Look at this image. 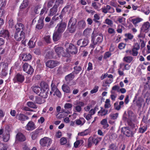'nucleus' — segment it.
<instances>
[{"mask_svg":"<svg viewBox=\"0 0 150 150\" xmlns=\"http://www.w3.org/2000/svg\"><path fill=\"white\" fill-rule=\"evenodd\" d=\"M65 46L67 49L66 53L68 54V56L69 54H75L77 53L78 50L77 47L72 44L67 43L65 45Z\"/></svg>","mask_w":150,"mask_h":150,"instance_id":"f257e3e1","label":"nucleus"},{"mask_svg":"<svg viewBox=\"0 0 150 150\" xmlns=\"http://www.w3.org/2000/svg\"><path fill=\"white\" fill-rule=\"evenodd\" d=\"M52 142V141L50 138L45 137L40 140V143L42 146L48 147L50 146Z\"/></svg>","mask_w":150,"mask_h":150,"instance_id":"f03ea898","label":"nucleus"},{"mask_svg":"<svg viewBox=\"0 0 150 150\" xmlns=\"http://www.w3.org/2000/svg\"><path fill=\"white\" fill-rule=\"evenodd\" d=\"M55 51L59 57H68V55L63 50V48L61 47L55 46L54 48Z\"/></svg>","mask_w":150,"mask_h":150,"instance_id":"7ed1b4c3","label":"nucleus"},{"mask_svg":"<svg viewBox=\"0 0 150 150\" xmlns=\"http://www.w3.org/2000/svg\"><path fill=\"white\" fill-rule=\"evenodd\" d=\"M67 26L66 24L62 21L58 24L55 28L56 31L59 33H63L65 30Z\"/></svg>","mask_w":150,"mask_h":150,"instance_id":"20e7f679","label":"nucleus"},{"mask_svg":"<svg viewBox=\"0 0 150 150\" xmlns=\"http://www.w3.org/2000/svg\"><path fill=\"white\" fill-rule=\"evenodd\" d=\"M23 70L28 74H32L34 72L32 67L27 63H25L23 66Z\"/></svg>","mask_w":150,"mask_h":150,"instance_id":"39448f33","label":"nucleus"},{"mask_svg":"<svg viewBox=\"0 0 150 150\" xmlns=\"http://www.w3.org/2000/svg\"><path fill=\"white\" fill-rule=\"evenodd\" d=\"M59 64V62L57 61L53 60H49L46 63V65L47 67L50 68H53L56 67Z\"/></svg>","mask_w":150,"mask_h":150,"instance_id":"423d86ee","label":"nucleus"},{"mask_svg":"<svg viewBox=\"0 0 150 150\" xmlns=\"http://www.w3.org/2000/svg\"><path fill=\"white\" fill-rule=\"evenodd\" d=\"M24 76L20 74H17L13 79L14 82H19L22 83L24 80Z\"/></svg>","mask_w":150,"mask_h":150,"instance_id":"0eeeda50","label":"nucleus"},{"mask_svg":"<svg viewBox=\"0 0 150 150\" xmlns=\"http://www.w3.org/2000/svg\"><path fill=\"white\" fill-rule=\"evenodd\" d=\"M122 131L127 137H130L132 136V132L129 130V128L128 127L122 128Z\"/></svg>","mask_w":150,"mask_h":150,"instance_id":"6e6552de","label":"nucleus"},{"mask_svg":"<svg viewBox=\"0 0 150 150\" xmlns=\"http://www.w3.org/2000/svg\"><path fill=\"white\" fill-rule=\"evenodd\" d=\"M15 38L17 41L23 40L25 38V33L24 32H21L20 34L19 32H16L15 35Z\"/></svg>","mask_w":150,"mask_h":150,"instance_id":"1a4fd4ad","label":"nucleus"},{"mask_svg":"<svg viewBox=\"0 0 150 150\" xmlns=\"http://www.w3.org/2000/svg\"><path fill=\"white\" fill-rule=\"evenodd\" d=\"M36 128L34 123L32 121L29 122L25 127V129L28 131L33 130L35 129Z\"/></svg>","mask_w":150,"mask_h":150,"instance_id":"9d476101","label":"nucleus"},{"mask_svg":"<svg viewBox=\"0 0 150 150\" xmlns=\"http://www.w3.org/2000/svg\"><path fill=\"white\" fill-rule=\"evenodd\" d=\"M59 7V4L56 3L54 4L53 7L50 9L49 16H52L55 14L57 11V8Z\"/></svg>","mask_w":150,"mask_h":150,"instance_id":"9b49d317","label":"nucleus"},{"mask_svg":"<svg viewBox=\"0 0 150 150\" xmlns=\"http://www.w3.org/2000/svg\"><path fill=\"white\" fill-rule=\"evenodd\" d=\"M103 39V37L102 34H100L97 36V37L93 40V43L95 45L98 43H101L102 42Z\"/></svg>","mask_w":150,"mask_h":150,"instance_id":"f8f14e48","label":"nucleus"},{"mask_svg":"<svg viewBox=\"0 0 150 150\" xmlns=\"http://www.w3.org/2000/svg\"><path fill=\"white\" fill-rule=\"evenodd\" d=\"M150 27V24L149 22H146L143 23L141 28V30L143 32H147Z\"/></svg>","mask_w":150,"mask_h":150,"instance_id":"ddd939ff","label":"nucleus"},{"mask_svg":"<svg viewBox=\"0 0 150 150\" xmlns=\"http://www.w3.org/2000/svg\"><path fill=\"white\" fill-rule=\"evenodd\" d=\"M20 55L21 59L23 61L29 60L32 58V55L30 54H22Z\"/></svg>","mask_w":150,"mask_h":150,"instance_id":"4468645a","label":"nucleus"},{"mask_svg":"<svg viewBox=\"0 0 150 150\" xmlns=\"http://www.w3.org/2000/svg\"><path fill=\"white\" fill-rule=\"evenodd\" d=\"M16 139L17 141L22 142L26 140V137L22 133L19 132L16 134Z\"/></svg>","mask_w":150,"mask_h":150,"instance_id":"2eb2a0df","label":"nucleus"},{"mask_svg":"<svg viewBox=\"0 0 150 150\" xmlns=\"http://www.w3.org/2000/svg\"><path fill=\"white\" fill-rule=\"evenodd\" d=\"M16 32H19L20 31L21 32H23V31L25 29V27L24 25L21 23H18L16 25Z\"/></svg>","mask_w":150,"mask_h":150,"instance_id":"dca6fc26","label":"nucleus"},{"mask_svg":"<svg viewBox=\"0 0 150 150\" xmlns=\"http://www.w3.org/2000/svg\"><path fill=\"white\" fill-rule=\"evenodd\" d=\"M0 36L2 37L8 38L9 36V33L7 30H4L0 31Z\"/></svg>","mask_w":150,"mask_h":150,"instance_id":"f3484780","label":"nucleus"},{"mask_svg":"<svg viewBox=\"0 0 150 150\" xmlns=\"http://www.w3.org/2000/svg\"><path fill=\"white\" fill-rule=\"evenodd\" d=\"M108 113V110L105 109L101 107V109L98 112V115L99 116H103L106 115Z\"/></svg>","mask_w":150,"mask_h":150,"instance_id":"a211bd4d","label":"nucleus"},{"mask_svg":"<svg viewBox=\"0 0 150 150\" xmlns=\"http://www.w3.org/2000/svg\"><path fill=\"white\" fill-rule=\"evenodd\" d=\"M143 20L142 18L137 17L136 18H133L132 19L131 21L132 22L134 26H136L138 25L137 24L143 21Z\"/></svg>","mask_w":150,"mask_h":150,"instance_id":"6ab92c4d","label":"nucleus"},{"mask_svg":"<svg viewBox=\"0 0 150 150\" xmlns=\"http://www.w3.org/2000/svg\"><path fill=\"white\" fill-rule=\"evenodd\" d=\"M86 25L85 21L83 20L79 21L77 25V27L79 29H84Z\"/></svg>","mask_w":150,"mask_h":150,"instance_id":"aec40b11","label":"nucleus"},{"mask_svg":"<svg viewBox=\"0 0 150 150\" xmlns=\"http://www.w3.org/2000/svg\"><path fill=\"white\" fill-rule=\"evenodd\" d=\"M44 18H40L38 21V23L36 25V28L38 29H40L42 28L44 26Z\"/></svg>","mask_w":150,"mask_h":150,"instance_id":"412c9836","label":"nucleus"},{"mask_svg":"<svg viewBox=\"0 0 150 150\" xmlns=\"http://www.w3.org/2000/svg\"><path fill=\"white\" fill-rule=\"evenodd\" d=\"M141 11L144 13L145 15H148L150 12L149 8L147 6H143L142 7Z\"/></svg>","mask_w":150,"mask_h":150,"instance_id":"4be33fe9","label":"nucleus"},{"mask_svg":"<svg viewBox=\"0 0 150 150\" xmlns=\"http://www.w3.org/2000/svg\"><path fill=\"white\" fill-rule=\"evenodd\" d=\"M61 37L60 33L55 31L53 34V40L54 42L58 40Z\"/></svg>","mask_w":150,"mask_h":150,"instance_id":"5701e85b","label":"nucleus"},{"mask_svg":"<svg viewBox=\"0 0 150 150\" xmlns=\"http://www.w3.org/2000/svg\"><path fill=\"white\" fill-rule=\"evenodd\" d=\"M63 91L66 93H70L71 92V89L66 84H64L62 86Z\"/></svg>","mask_w":150,"mask_h":150,"instance_id":"b1692460","label":"nucleus"},{"mask_svg":"<svg viewBox=\"0 0 150 150\" xmlns=\"http://www.w3.org/2000/svg\"><path fill=\"white\" fill-rule=\"evenodd\" d=\"M18 119L20 120L24 121L28 120L29 117L23 114H20L17 116Z\"/></svg>","mask_w":150,"mask_h":150,"instance_id":"393cba45","label":"nucleus"},{"mask_svg":"<svg viewBox=\"0 0 150 150\" xmlns=\"http://www.w3.org/2000/svg\"><path fill=\"white\" fill-rule=\"evenodd\" d=\"M40 132V130L37 129L35 131L33 132L32 133V139L33 140L35 139L38 136V134Z\"/></svg>","mask_w":150,"mask_h":150,"instance_id":"a878e982","label":"nucleus"},{"mask_svg":"<svg viewBox=\"0 0 150 150\" xmlns=\"http://www.w3.org/2000/svg\"><path fill=\"white\" fill-rule=\"evenodd\" d=\"M101 124L103 125V127L104 129H106L109 126L108 123L107 119L106 118L103 119L100 122Z\"/></svg>","mask_w":150,"mask_h":150,"instance_id":"bb28decb","label":"nucleus"},{"mask_svg":"<svg viewBox=\"0 0 150 150\" xmlns=\"http://www.w3.org/2000/svg\"><path fill=\"white\" fill-rule=\"evenodd\" d=\"M76 19L71 18L69 21L68 26H76Z\"/></svg>","mask_w":150,"mask_h":150,"instance_id":"cd10ccee","label":"nucleus"},{"mask_svg":"<svg viewBox=\"0 0 150 150\" xmlns=\"http://www.w3.org/2000/svg\"><path fill=\"white\" fill-rule=\"evenodd\" d=\"M84 142V141L82 139H80L77 140L74 143V147L76 148H77L79 146H80L82 145Z\"/></svg>","mask_w":150,"mask_h":150,"instance_id":"c85d7f7f","label":"nucleus"},{"mask_svg":"<svg viewBox=\"0 0 150 150\" xmlns=\"http://www.w3.org/2000/svg\"><path fill=\"white\" fill-rule=\"evenodd\" d=\"M3 67H4V69H2L1 76H5L7 74V73L6 71L7 69L6 64V63H3Z\"/></svg>","mask_w":150,"mask_h":150,"instance_id":"c756f323","label":"nucleus"},{"mask_svg":"<svg viewBox=\"0 0 150 150\" xmlns=\"http://www.w3.org/2000/svg\"><path fill=\"white\" fill-rule=\"evenodd\" d=\"M40 86L41 88L40 91L45 90V89H47L48 88V86L47 84L44 82H42L40 84Z\"/></svg>","mask_w":150,"mask_h":150,"instance_id":"7c9ffc66","label":"nucleus"},{"mask_svg":"<svg viewBox=\"0 0 150 150\" xmlns=\"http://www.w3.org/2000/svg\"><path fill=\"white\" fill-rule=\"evenodd\" d=\"M86 121L83 117L80 118L79 119L77 120H76V123L77 125H83L85 122Z\"/></svg>","mask_w":150,"mask_h":150,"instance_id":"2f4dec72","label":"nucleus"},{"mask_svg":"<svg viewBox=\"0 0 150 150\" xmlns=\"http://www.w3.org/2000/svg\"><path fill=\"white\" fill-rule=\"evenodd\" d=\"M32 88L33 91L36 94L39 93L41 89L40 87L37 85H34L32 86Z\"/></svg>","mask_w":150,"mask_h":150,"instance_id":"473e14b6","label":"nucleus"},{"mask_svg":"<svg viewBox=\"0 0 150 150\" xmlns=\"http://www.w3.org/2000/svg\"><path fill=\"white\" fill-rule=\"evenodd\" d=\"M41 91V92L40 93L39 95L44 98H47L48 93L47 92H45V90H42Z\"/></svg>","mask_w":150,"mask_h":150,"instance_id":"72a5a7b5","label":"nucleus"},{"mask_svg":"<svg viewBox=\"0 0 150 150\" xmlns=\"http://www.w3.org/2000/svg\"><path fill=\"white\" fill-rule=\"evenodd\" d=\"M28 0H24L23 1L22 4L20 6V9H23L26 7L28 5Z\"/></svg>","mask_w":150,"mask_h":150,"instance_id":"f704fd0d","label":"nucleus"},{"mask_svg":"<svg viewBox=\"0 0 150 150\" xmlns=\"http://www.w3.org/2000/svg\"><path fill=\"white\" fill-rule=\"evenodd\" d=\"M74 72L76 74H77L81 70V67L80 66H76L74 67Z\"/></svg>","mask_w":150,"mask_h":150,"instance_id":"c9c22d12","label":"nucleus"},{"mask_svg":"<svg viewBox=\"0 0 150 150\" xmlns=\"http://www.w3.org/2000/svg\"><path fill=\"white\" fill-rule=\"evenodd\" d=\"M111 106L110 99H106L105 102V104L104 105V107L105 108V109L109 108L111 107Z\"/></svg>","mask_w":150,"mask_h":150,"instance_id":"e433bc0d","label":"nucleus"},{"mask_svg":"<svg viewBox=\"0 0 150 150\" xmlns=\"http://www.w3.org/2000/svg\"><path fill=\"white\" fill-rule=\"evenodd\" d=\"M133 57L131 56L125 57L123 58L124 61L128 63H131L133 60Z\"/></svg>","mask_w":150,"mask_h":150,"instance_id":"4c0bfd02","label":"nucleus"},{"mask_svg":"<svg viewBox=\"0 0 150 150\" xmlns=\"http://www.w3.org/2000/svg\"><path fill=\"white\" fill-rule=\"evenodd\" d=\"M68 30L69 32L72 33L75 32L76 29V26H68Z\"/></svg>","mask_w":150,"mask_h":150,"instance_id":"58836bf2","label":"nucleus"},{"mask_svg":"<svg viewBox=\"0 0 150 150\" xmlns=\"http://www.w3.org/2000/svg\"><path fill=\"white\" fill-rule=\"evenodd\" d=\"M128 125L130 126L134 130H136L138 128L137 126L134 124L132 122H128Z\"/></svg>","mask_w":150,"mask_h":150,"instance_id":"ea45409f","label":"nucleus"},{"mask_svg":"<svg viewBox=\"0 0 150 150\" xmlns=\"http://www.w3.org/2000/svg\"><path fill=\"white\" fill-rule=\"evenodd\" d=\"M27 105L29 107L31 108L36 109L37 108V105L32 102H28L27 103Z\"/></svg>","mask_w":150,"mask_h":150,"instance_id":"a19ab883","label":"nucleus"},{"mask_svg":"<svg viewBox=\"0 0 150 150\" xmlns=\"http://www.w3.org/2000/svg\"><path fill=\"white\" fill-rule=\"evenodd\" d=\"M74 75L72 73H71L65 77V79L67 81H69L72 80L74 78Z\"/></svg>","mask_w":150,"mask_h":150,"instance_id":"79ce46f5","label":"nucleus"},{"mask_svg":"<svg viewBox=\"0 0 150 150\" xmlns=\"http://www.w3.org/2000/svg\"><path fill=\"white\" fill-rule=\"evenodd\" d=\"M92 139H93V144H95L96 145L101 141L102 138L100 137H97L96 138H92Z\"/></svg>","mask_w":150,"mask_h":150,"instance_id":"37998d69","label":"nucleus"},{"mask_svg":"<svg viewBox=\"0 0 150 150\" xmlns=\"http://www.w3.org/2000/svg\"><path fill=\"white\" fill-rule=\"evenodd\" d=\"M44 41L47 43L49 44L51 43V39L49 35L45 36L44 38Z\"/></svg>","mask_w":150,"mask_h":150,"instance_id":"c03bdc74","label":"nucleus"},{"mask_svg":"<svg viewBox=\"0 0 150 150\" xmlns=\"http://www.w3.org/2000/svg\"><path fill=\"white\" fill-rule=\"evenodd\" d=\"M143 101V99L141 98H138V100L136 101L137 105L139 107H141L142 105V103Z\"/></svg>","mask_w":150,"mask_h":150,"instance_id":"a18cd8bd","label":"nucleus"},{"mask_svg":"<svg viewBox=\"0 0 150 150\" xmlns=\"http://www.w3.org/2000/svg\"><path fill=\"white\" fill-rule=\"evenodd\" d=\"M82 42V45L81 47H85L87 46L89 42V40L87 38H85L83 39Z\"/></svg>","mask_w":150,"mask_h":150,"instance_id":"49530a36","label":"nucleus"},{"mask_svg":"<svg viewBox=\"0 0 150 150\" xmlns=\"http://www.w3.org/2000/svg\"><path fill=\"white\" fill-rule=\"evenodd\" d=\"M118 113H111L109 116L111 119L112 120H115L118 117Z\"/></svg>","mask_w":150,"mask_h":150,"instance_id":"de8ad7c7","label":"nucleus"},{"mask_svg":"<svg viewBox=\"0 0 150 150\" xmlns=\"http://www.w3.org/2000/svg\"><path fill=\"white\" fill-rule=\"evenodd\" d=\"M109 148L110 149L112 150H117L118 147L115 144H110L109 146Z\"/></svg>","mask_w":150,"mask_h":150,"instance_id":"09e8293b","label":"nucleus"},{"mask_svg":"<svg viewBox=\"0 0 150 150\" xmlns=\"http://www.w3.org/2000/svg\"><path fill=\"white\" fill-rule=\"evenodd\" d=\"M89 130L86 129L83 132L79 133L78 134L79 136H83L86 135L89 133Z\"/></svg>","mask_w":150,"mask_h":150,"instance_id":"8fccbe9b","label":"nucleus"},{"mask_svg":"<svg viewBox=\"0 0 150 150\" xmlns=\"http://www.w3.org/2000/svg\"><path fill=\"white\" fill-rule=\"evenodd\" d=\"M51 91H53L54 92L58 89L56 85L53 83V82H52L51 84Z\"/></svg>","mask_w":150,"mask_h":150,"instance_id":"3c124183","label":"nucleus"},{"mask_svg":"<svg viewBox=\"0 0 150 150\" xmlns=\"http://www.w3.org/2000/svg\"><path fill=\"white\" fill-rule=\"evenodd\" d=\"M104 23L110 26H111L113 24L112 21L111 20L108 18H106L105 20V22H104Z\"/></svg>","mask_w":150,"mask_h":150,"instance_id":"603ef678","label":"nucleus"},{"mask_svg":"<svg viewBox=\"0 0 150 150\" xmlns=\"http://www.w3.org/2000/svg\"><path fill=\"white\" fill-rule=\"evenodd\" d=\"M83 116L88 121L90 120L92 117V116L89 113L87 114L86 113L83 114Z\"/></svg>","mask_w":150,"mask_h":150,"instance_id":"864d4df0","label":"nucleus"},{"mask_svg":"<svg viewBox=\"0 0 150 150\" xmlns=\"http://www.w3.org/2000/svg\"><path fill=\"white\" fill-rule=\"evenodd\" d=\"M93 144L92 137H90L88 140V147H90Z\"/></svg>","mask_w":150,"mask_h":150,"instance_id":"5fc2aeb1","label":"nucleus"},{"mask_svg":"<svg viewBox=\"0 0 150 150\" xmlns=\"http://www.w3.org/2000/svg\"><path fill=\"white\" fill-rule=\"evenodd\" d=\"M117 21L119 23L123 24L125 22V18L123 17H120L117 19Z\"/></svg>","mask_w":150,"mask_h":150,"instance_id":"6e6d98bb","label":"nucleus"},{"mask_svg":"<svg viewBox=\"0 0 150 150\" xmlns=\"http://www.w3.org/2000/svg\"><path fill=\"white\" fill-rule=\"evenodd\" d=\"M7 146L6 144L0 142V150H7Z\"/></svg>","mask_w":150,"mask_h":150,"instance_id":"4d7b16f0","label":"nucleus"},{"mask_svg":"<svg viewBox=\"0 0 150 150\" xmlns=\"http://www.w3.org/2000/svg\"><path fill=\"white\" fill-rule=\"evenodd\" d=\"M72 107V105L70 103H66L64 105V108L66 109H71Z\"/></svg>","mask_w":150,"mask_h":150,"instance_id":"13d9d810","label":"nucleus"},{"mask_svg":"<svg viewBox=\"0 0 150 150\" xmlns=\"http://www.w3.org/2000/svg\"><path fill=\"white\" fill-rule=\"evenodd\" d=\"M53 96L56 95L58 98H61L62 96V94L60 91L58 89L56 91L54 92Z\"/></svg>","mask_w":150,"mask_h":150,"instance_id":"bf43d9fd","label":"nucleus"},{"mask_svg":"<svg viewBox=\"0 0 150 150\" xmlns=\"http://www.w3.org/2000/svg\"><path fill=\"white\" fill-rule=\"evenodd\" d=\"M94 18L93 19V21L96 23H98L99 21L98 20L100 18V16L98 14H95L94 16Z\"/></svg>","mask_w":150,"mask_h":150,"instance_id":"052dcab7","label":"nucleus"},{"mask_svg":"<svg viewBox=\"0 0 150 150\" xmlns=\"http://www.w3.org/2000/svg\"><path fill=\"white\" fill-rule=\"evenodd\" d=\"M99 88V86H96L93 89L91 90L90 93L91 94H93L97 92Z\"/></svg>","mask_w":150,"mask_h":150,"instance_id":"680f3d73","label":"nucleus"},{"mask_svg":"<svg viewBox=\"0 0 150 150\" xmlns=\"http://www.w3.org/2000/svg\"><path fill=\"white\" fill-rule=\"evenodd\" d=\"M114 108L115 109L118 110H119L120 109L121 107H120L119 105L118 104V102H116L114 103Z\"/></svg>","mask_w":150,"mask_h":150,"instance_id":"e2e57ef3","label":"nucleus"},{"mask_svg":"<svg viewBox=\"0 0 150 150\" xmlns=\"http://www.w3.org/2000/svg\"><path fill=\"white\" fill-rule=\"evenodd\" d=\"M139 41L140 43V44L141 48H144L145 46L146 42L141 38L139 39Z\"/></svg>","mask_w":150,"mask_h":150,"instance_id":"0e129e2a","label":"nucleus"},{"mask_svg":"<svg viewBox=\"0 0 150 150\" xmlns=\"http://www.w3.org/2000/svg\"><path fill=\"white\" fill-rule=\"evenodd\" d=\"M60 142L61 144L62 145L65 144L67 142L66 139L64 137L61 138L60 139Z\"/></svg>","mask_w":150,"mask_h":150,"instance_id":"69168bd1","label":"nucleus"},{"mask_svg":"<svg viewBox=\"0 0 150 150\" xmlns=\"http://www.w3.org/2000/svg\"><path fill=\"white\" fill-rule=\"evenodd\" d=\"M111 55V53L110 52H106L104 54L103 58L105 59H106L109 57Z\"/></svg>","mask_w":150,"mask_h":150,"instance_id":"338daca9","label":"nucleus"},{"mask_svg":"<svg viewBox=\"0 0 150 150\" xmlns=\"http://www.w3.org/2000/svg\"><path fill=\"white\" fill-rule=\"evenodd\" d=\"M111 92L112 93L110 95L111 98L112 100L115 101L117 97V95L114 94L115 93L113 91H111Z\"/></svg>","mask_w":150,"mask_h":150,"instance_id":"774afa93","label":"nucleus"}]
</instances>
